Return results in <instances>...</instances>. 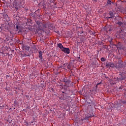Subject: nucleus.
Instances as JSON below:
<instances>
[{
  "instance_id": "nucleus-11",
  "label": "nucleus",
  "mask_w": 126,
  "mask_h": 126,
  "mask_svg": "<svg viewBox=\"0 0 126 126\" xmlns=\"http://www.w3.org/2000/svg\"><path fill=\"white\" fill-rule=\"evenodd\" d=\"M118 62V63H123V59L122 58V57H120V56H118L116 58Z\"/></svg>"
},
{
  "instance_id": "nucleus-31",
  "label": "nucleus",
  "mask_w": 126,
  "mask_h": 126,
  "mask_svg": "<svg viewBox=\"0 0 126 126\" xmlns=\"http://www.w3.org/2000/svg\"><path fill=\"white\" fill-rule=\"evenodd\" d=\"M10 89V88H7V87H6V88H5V90H6V91H8V90H9Z\"/></svg>"
},
{
  "instance_id": "nucleus-42",
  "label": "nucleus",
  "mask_w": 126,
  "mask_h": 126,
  "mask_svg": "<svg viewBox=\"0 0 126 126\" xmlns=\"http://www.w3.org/2000/svg\"><path fill=\"white\" fill-rule=\"evenodd\" d=\"M123 86H121V87L119 88V89H123Z\"/></svg>"
},
{
  "instance_id": "nucleus-15",
  "label": "nucleus",
  "mask_w": 126,
  "mask_h": 126,
  "mask_svg": "<svg viewBox=\"0 0 126 126\" xmlns=\"http://www.w3.org/2000/svg\"><path fill=\"white\" fill-rule=\"evenodd\" d=\"M123 63H119L118 65H116V68H122Z\"/></svg>"
},
{
  "instance_id": "nucleus-1",
  "label": "nucleus",
  "mask_w": 126,
  "mask_h": 126,
  "mask_svg": "<svg viewBox=\"0 0 126 126\" xmlns=\"http://www.w3.org/2000/svg\"><path fill=\"white\" fill-rule=\"evenodd\" d=\"M3 20L5 21V23L4 25H1V27L4 28L5 30H8L10 27L9 23H8V21H9V18L8 16H4Z\"/></svg>"
},
{
  "instance_id": "nucleus-7",
  "label": "nucleus",
  "mask_w": 126,
  "mask_h": 126,
  "mask_svg": "<svg viewBox=\"0 0 126 126\" xmlns=\"http://www.w3.org/2000/svg\"><path fill=\"white\" fill-rule=\"evenodd\" d=\"M106 31H109V32H111V31H113L114 30V26L108 25L106 26Z\"/></svg>"
},
{
  "instance_id": "nucleus-16",
  "label": "nucleus",
  "mask_w": 126,
  "mask_h": 126,
  "mask_svg": "<svg viewBox=\"0 0 126 126\" xmlns=\"http://www.w3.org/2000/svg\"><path fill=\"white\" fill-rule=\"evenodd\" d=\"M58 48H60V49L61 50V51L64 48L63 46V44L62 43H59L58 44Z\"/></svg>"
},
{
  "instance_id": "nucleus-17",
  "label": "nucleus",
  "mask_w": 126,
  "mask_h": 126,
  "mask_svg": "<svg viewBox=\"0 0 126 126\" xmlns=\"http://www.w3.org/2000/svg\"><path fill=\"white\" fill-rule=\"evenodd\" d=\"M39 58L40 59V60H43V52L42 51H39Z\"/></svg>"
},
{
  "instance_id": "nucleus-19",
  "label": "nucleus",
  "mask_w": 126,
  "mask_h": 126,
  "mask_svg": "<svg viewBox=\"0 0 126 126\" xmlns=\"http://www.w3.org/2000/svg\"><path fill=\"white\" fill-rule=\"evenodd\" d=\"M92 117H95V115H90V116H86L85 117V120H88V119H91V118H92Z\"/></svg>"
},
{
  "instance_id": "nucleus-22",
  "label": "nucleus",
  "mask_w": 126,
  "mask_h": 126,
  "mask_svg": "<svg viewBox=\"0 0 126 126\" xmlns=\"http://www.w3.org/2000/svg\"><path fill=\"white\" fill-rule=\"evenodd\" d=\"M68 69H71V63H69V64L67 63V65H66Z\"/></svg>"
},
{
  "instance_id": "nucleus-36",
  "label": "nucleus",
  "mask_w": 126,
  "mask_h": 126,
  "mask_svg": "<svg viewBox=\"0 0 126 126\" xmlns=\"http://www.w3.org/2000/svg\"><path fill=\"white\" fill-rule=\"evenodd\" d=\"M14 104H15V105H17V101L16 100H15V101H14Z\"/></svg>"
},
{
  "instance_id": "nucleus-27",
  "label": "nucleus",
  "mask_w": 126,
  "mask_h": 126,
  "mask_svg": "<svg viewBox=\"0 0 126 126\" xmlns=\"http://www.w3.org/2000/svg\"><path fill=\"white\" fill-rule=\"evenodd\" d=\"M122 25H123V27H125L126 26V22H122Z\"/></svg>"
},
{
  "instance_id": "nucleus-56",
  "label": "nucleus",
  "mask_w": 126,
  "mask_h": 126,
  "mask_svg": "<svg viewBox=\"0 0 126 126\" xmlns=\"http://www.w3.org/2000/svg\"><path fill=\"white\" fill-rule=\"evenodd\" d=\"M11 41H12V39H11Z\"/></svg>"
},
{
  "instance_id": "nucleus-24",
  "label": "nucleus",
  "mask_w": 126,
  "mask_h": 126,
  "mask_svg": "<svg viewBox=\"0 0 126 126\" xmlns=\"http://www.w3.org/2000/svg\"><path fill=\"white\" fill-rule=\"evenodd\" d=\"M109 15H110V16H114V12H113L110 11L109 12Z\"/></svg>"
},
{
  "instance_id": "nucleus-10",
  "label": "nucleus",
  "mask_w": 126,
  "mask_h": 126,
  "mask_svg": "<svg viewBox=\"0 0 126 126\" xmlns=\"http://www.w3.org/2000/svg\"><path fill=\"white\" fill-rule=\"evenodd\" d=\"M38 5L39 7H41V8H43L44 10H47V7H46V4H45V3L42 4V5H41V4H39Z\"/></svg>"
},
{
  "instance_id": "nucleus-54",
  "label": "nucleus",
  "mask_w": 126,
  "mask_h": 126,
  "mask_svg": "<svg viewBox=\"0 0 126 126\" xmlns=\"http://www.w3.org/2000/svg\"><path fill=\"white\" fill-rule=\"evenodd\" d=\"M78 59H80V57H78Z\"/></svg>"
},
{
  "instance_id": "nucleus-30",
  "label": "nucleus",
  "mask_w": 126,
  "mask_h": 126,
  "mask_svg": "<svg viewBox=\"0 0 126 126\" xmlns=\"http://www.w3.org/2000/svg\"><path fill=\"white\" fill-rule=\"evenodd\" d=\"M117 80H118V81L121 80V77L119 76V78H118V77H117Z\"/></svg>"
},
{
  "instance_id": "nucleus-6",
  "label": "nucleus",
  "mask_w": 126,
  "mask_h": 126,
  "mask_svg": "<svg viewBox=\"0 0 126 126\" xmlns=\"http://www.w3.org/2000/svg\"><path fill=\"white\" fill-rule=\"evenodd\" d=\"M116 64L113 63L112 62H107L106 63V66H107V67H109V66H110V67H115L116 68Z\"/></svg>"
},
{
  "instance_id": "nucleus-25",
  "label": "nucleus",
  "mask_w": 126,
  "mask_h": 126,
  "mask_svg": "<svg viewBox=\"0 0 126 126\" xmlns=\"http://www.w3.org/2000/svg\"><path fill=\"white\" fill-rule=\"evenodd\" d=\"M24 49H25V50H26V51H29L30 47H29L28 46H26L24 47Z\"/></svg>"
},
{
  "instance_id": "nucleus-23",
  "label": "nucleus",
  "mask_w": 126,
  "mask_h": 126,
  "mask_svg": "<svg viewBox=\"0 0 126 126\" xmlns=\"http://www.w3.org/2000/svg\"><path fill=\"white\" fill-rule=\"evenodd\" d=\"M106 18L107 19V20H109V19L111 20V19H113V18H114V16L106 17Z\"/></svg>"
},
{
  "instance_id": "nucleus-21",
  "label": "nucleus",
  "mask_w": 126,
  "mask_h": 126,
  "mask_svg": "<svg viewBox=\"0 0 126 126\" xmlns=\"http://www.w3.org/2000/svg\"><path fill=\"white\" fill-rule=\"evenodd\" d=\"M65 84H66V85H70V84H71V81L67 80Z\"/></svg>"
},
{
  "instance_id": "nucleus-48",
  "label": "nucleus",
  "mask_w": 126,
  "mask_h": 126,
  "mask_svg": "<svg viewBox=\"0 0 126 126\" xmlns=\"http://www.w3.org/2000/svg\"><path fill=\"white\" fill-rule=\"evenodd\" d=\"M51 90H52V91H55V90H54V89L52 88Z\"/></svg>"
},
{
  "instance_id": "nucleus-34",
  "label": "nucleus",
  "mask_w": 126,
  "mask_h": 126,
  "mask_svg": "<svg viewBox=\"0 0 126 126\" xmlns=\"http://www.w3.org/2000/svg\"><path fill=\"white\" fill-rule=\"evenodd\" d=\"M110 46L113 47V46H114V44L113 43H112V42H110Z\"/></svg>"
},
{
  "instance_id": "nucleus-40",
  "label": "nucleus",
  "mask_w": 126,
  "mask_h": 126,
  "mask_svg": "<svg viewBox=\"0 0 126 126\" xmlns=\"http://www.w3.org/2000/svg\"><path fill=\"white\" fill-rule=\"evenodd\" d=\"M77 28H78V29H79V28H82V27H79V26H77Z\"/></svg>"
},
{
  "instance_id": "nucleus-53",
  "label": "nucleus",
  "mask_w": 126,
  "mask_h": 126,
  "mask_svg": "<svg viewBox=\"0 0 126 126\" xmlns=\"http://www.w3.org/2000/svg\"><path fill=\"white\" fill-rule=\"evenodd\" d=\"M12 52H13V53H14V50H12Z\"/></svg>"
},
{
  "instance_id": "nucleus-14",
  "label": "nucleus",
  "mask_w": 126,
  "mask_h": 126,
  "mask_svg": "<svg viewBox=\"0 0 126 126\" xmlns=\"http://www.w3.org/2000/svg\"><path fill=\"white\" fill-rule=\"evenodd\" d=\"M66 65H67V63H65L63 65L60 66L59 68H63V69H65Z\"/></svg>"
},
{
  "instance_id": "nucleus-41",
  "label": "nucleus",
  "mask_w": 126,
  "mask_h": 126,
  "mask_svg": "<svg viewBox=\"0 0 126 126\" xmlns=\"http://www.w3.org/2000/svg\"><path fill=\"white\" fill-rule=\"evenodd\" d=\"M90 33H92L93 35H94V34H95V32H91Z\"/></svg>"
},
{
  "instance_id": "nucleus-57",
  "label": "nucleus",
  "mask_w": 126,
  "mask_h": 126,
  "mask_svg": "<svg viewBox=\"0 0 126 126\" xmlns=\"http://www.w3.org/2000/svg\"><path fill=\"white\" fill-rule=\"evenodd\" d=\"M64 90L66 91V89H64Z\"/></svg>"
},
{
  "instance_id": "nucleus-37",
  "label": "nucleus",
  "mask_w": 126,
  "mask_h": 126,
  "mask_svg": "<svg viewBox=\"0 0 126 126\" xmlns=\"http://www.w3.org/2000/svg\"><path fill=\"white\" fill-rule=\"evenodd\" d=\"M39 11H40V9H38L37 10L35 11V12L37 13V12H39Z\"/></svg>"
},
{
  "instance_id": "nucleus-32",
  "label": "nucleus",
  "mask_w": 126,
  "mask_h": 126,
  "mask_svg": "<svg viewBox=\"0 0 126 126\" xmlns=\"http://www.w3.org/2000/svg\"><path fill=\"white\" fill-rule=\"evenodd\" d=\"M19 28H20V27L19 26H16V29H18V30H19Z\"/></svg>"
},
{
  "instance_id": "nucleus-8",
  "label": "nucleus",
  "mask_w": 126,
  "mask_h": 126,
  "mask_svg": "<svg viewBox=\"0 0 126 126\" xmlns=\"http://www.w3.org/2000/svg\"><path fill=\"white\" fill-rule=\"evenodd\" d=\"M62 52H63V53H65V54H70V50L69 48L63 47V48L61 50Z\"/></svg>"
},
{
  "instance_id": "nucleus-13",
  "label": "nucleus",
  "mask_w": 126,
  "mask_h": 126,
  "mask_svg": "<svg viewBox=\"0 0 126 126\" xmlns=\"http://www.w3.org/2000/svg\"><path fill=\"white\" fill-rule=\"evenodd\" d=\"M23 57H30L31 56V53L30 52L26 51L24 55H23Z\"/></svg>"
},
{
  "instance_id": "nucleus-26",
  "label": "nucleus",
  "mask_w": 126,
  "mask_h": 126,
  "mask_svg": "<svg viewBox=\"0 0 126 126\" xmlns=\"http://www.w3.org/2000/svg\"><path fill=\"white\" fill-rule=\"evenodd\" d=\"M106 60H107V59L102 57V58H101L100 61L101 62H105L106 61Z\"/></svg>"
},
{
  "instance_id": "nucleus-38",
  "label": "nucleus",
  "mask_w": 126,
  "mask_h": 126,
  "mask_svg": "<svg viewBox=\"0 0 126 126\" xmlns=\"http://www.w3.org/2000/svg\"><path fill=\"white\" fill-rule=\"evenodd\" d=\"M120 20H123V18L120 16L118 17Z\"/></svg>"
},
{
  "instance_id": "nucleus-4",
  "label": "nucleus",
  "mask_w": 126,
  "mask_h": 126,
  "mask_svg": "<svg viewBox=\"0 0 126 126\" xmlns=\"http://www.w3.org/2000/svg\"><path fill=\"white\" fill-rule=\"evenodd\" d=\"M35 22L38 26L39 30H43V23H42V21L39 19H37L35 20Z\"/></svg>"
},
{
  "instance_id": "nucleus-44",
  "label": "nucleus",
  "mask_w": 126,
  "mask_h": 126,
  "mask_svg": "<svg viewBox=\"0 0 126 126\" xmlns=\"http://www.w3.org/2000/svg\"><path fill=\"white\" fill-rule=\"evenodd\" d=\"M100 84H101V82L97 83L96 85H100Z\"/></svg>"
},
{
  "instance_id": "nucleus-18",
  "label": "nucleus",
  "mask_w": 126,
  "mask_h": 126,
  "mask_svg": "<svg viewBox=\"0 0 126 126\" xmlns=\"http://www.w3.org/2000/svg\"><path fill=\"white\" fill-rule=\"evenodd\" d=\"M48 27H50V25L48 23H46L45 24H43V29L44 28H47Z\"/></svg>"
},
{
  "instance_id": "nucleus-28",
  "label": "nucleus",
  "mask_w": 126,
  "mask_h": 126,
  "mask_svg": "<svg viewBox=\"0 0 126 126\" xmlns=\"http://www.w3.org/2000/svg\"><path fill=\"white\" fill-rule=\"evenodd\" d=\"M107 4H112V1H111V0H108L107 2Z\"/></svg>"
},
{
  "instance_id": "nucleus-51",
  "label": "nucleus",
  "mask_w": 126,
  "mask_h": 126,
  "mask_svg": "<svg viewBox=\"0 0 126 126\" xmlns=\"http://www.w3.org/2000/svg\"><path fill=\"white\" fill-rule=\"evenodd\" d=\"M6 40H7V41H9V39H7V38H6Z\"/></svg>"
},
{
  "instance_id": "nucleus-12",
  "label": "nucleus",
  "mask_w": 126,
  "mask_h": 126,
  "mask_svg": "<svg viewBox=\"0 0 126 126\" xmlns=\"http://www.w3.org/2000/svg\"><path fill=\"white\" fill-rule=\"evenodd\" d=\"M51 3H52V2H51V1H50L49 3L48 2V3L45 4V5L46 7V9H50L51 8V7H52Z\"/></svg>"
},
{
  "instance_id": "nucleus-50",
  "label": "nucleus",
  "mask_w": 126,
  "mask_h": 126,
  "mask_svg": "<svg viewBox=\"0 0 126 126\" xmlns=\"http://www.w3.org/2000/svg\"><path fill=\"white\" fill-rule=\"evenodd\" d=\"M6 77H9V76L7 75L6 76Z\"/></svg>"
},
{
  "instance_id": "nucleus-49",
  "label": "nucleus",
  "mask_w": 126,
  "mask_h": 126,
  "mask_svg": "<svg viewBox=\"0 0 126 126\" xmlns=\"http://www.w3.org/2000/svg\"><path fill=\"white\" fill-rule=\"evenodd\" d=\"M94 0V1H98V0Z\"/></svg>"
},
{
  "instance_id": "nucleus-55",
  "label": "nucleus",
  "mask_w": 126,
  "mask_h": 126,
  "mask_svg": "<svg viewBox=\"0 0 126 126\" xmlns=\"http://www.w3.org/2000/svg\"><path fill=\"white\" fill-rule=\"evenodd\" d=\"M62 93H64V92H62Z\"/></svg>"
},
{
  "instance_id": "nucleus-20",
  "label": "nucleus",
  "mask_w": 126,
  "mask_h": 126,
  "mask_svg": "<svg viewBox=\"0 0 126 126\" xmlns=\"http://www.w3.org/2000/svg\"><path fill=\"white\" fill-rule=\"evenodd\" d=\"M116 24H118V25L119 26H121V27H123V22H121L120 21H118V22H117Z\"/></svg>"
},
{
  "instance_id": "nucleus-2",
  "label": "nucleus",
  "mask_w": 126,
  "mask_h": 126,
  "mask_svg": "<svg viewBox=\"0 0 126 126\" xmlns=\"http://www.w3.org/2000/svg\"><path fill=\"white\" fill-rule=\"evenodd\" d=\"M20 3H21V2L18 1V0H14L12 3V8H15L14 10L16 11L19 9V8H22V6H20Z\"/></svg>"
},
{
  "instance_id": "nucleus-3",
  "label": "nucleus",
  "mask_w": 126,
  "mask_h": 126,
  "mask_svg": "<svg viewBox=\"0 0 126 126\" xmlns=\"http://www.w3.org/2000/svg\"><path fill=\"white\" fill-rule=\"evenodd\" d=\"M117 32L119 35H123L126 37V30H122V28L118 27L117 29Z\"/></svg>"
},
{
  "instance_id": "nucleus-5",
  "label": "nucleus",
  "mask_w": 126,
  "mask_h": 126,
  "mask_svg": "<svg viewBox=\"0 0 126 126\" xmlns=\"http://www.w3.org/2000/svg\"><path fill=\"white\" fill-rule=\"evenodd\" d=\"M120 77V80H125L126 78V72H123L119 74Z\"/></svg>"
},
{
  "instance_id": "nucleus-33",
  "label": "nucleus",
  "mask_w": 126,
  "mask_h": 126,
  "mask_svg": "<svg viewBox=\"0 0 126 126\" xmlns=\"http://www.w3.org/2000/svg\"><path fill=\"white\" fill-rule=\"evenodd\" d=\"M31 125H32V126H34V125H35V123L33 122H32L31 123Z\"/></svg>"
},
{
  "instance_id": "nucleus-39",
  "label": "nucleus",
  "mask_w": 126,
  "mask_h": 126,
  "mask_svg": "<svg viewBox=\"0 0 126 126\" xmlns=\"http://www.w3.org/2000/svg\"><path fill=\"white\" fill-rule=\"evenodd\" d=\"M123 104H126V101H122Z\"/></svg>"
},
{
  "instance_id": "nucleus-43",
  "label": "nucleus",
  "mask_w": 126,
  "mask_h": 126,
  "mask_svg": "<svg viewBox=\"0 0 126 126\" xmlns=\"http://www.w3.org/2000/svg\"><path fill=\"white\" fill-rule=\"evenodd\" d=\"M49 27L53 28V25H50V26H49Z\"/></svg>"
},
{
  "instance_id": "nucleus-52",
  "label": "nucleus",
  "mask_w": 126,
  "mask_h": 126,
  "mask_svg": "<svg viewBox=\"0 0 126 126\" xmlns=\"http://www.w3.org/2000/svg\"><path fill=\"white\" fill-rule=\"evenodd\" d=\"M12 54H9L8 56H12Z\"/></svg>"
},
{
  "instance_id": "nucleus-46",
  "label": "nucleus",
  "mask_w": 126,
  "mask_h": 126,
  "mask_svg": "<svg viewBox=\"0 0 126 126\" xmlns=\"http://www.w3.org/2000/svg\"><path fill=\"white\" fill-rule=\"evenodd\" d=\"M19 32H22V31H21V30H19Z\"/></svg>"
},
{
  "instance_id": "nucleus-9",
  "label": "nucleus",
  "mask_w": 126,
  "mask_h": 126,
  "mask_svg": "<svg viewBox=\"0 0 126 126\" xmlns=\"http://www.w3.org/2000/svg\"><path fill=\"white\" fill-rule=\"evenodd\" d=\"M116 47L117 48L118 51H120V50L124 49V47H123V45L121 42H119L117 44V45H116Z\"/></svg>"
},
{
  "instance_id": "nucleus-29",
  "label": "nucleus",
  "mask_w": 126,
  "mask_h": 126,
  "mask_svg": "<svg viewBox=\"0 0 126 126\" xmlns=\"http://www.w3.org/2000/svg\"><path fill=\"white\" fill-rule=\"evenodd\" d=\"M67 80L65 78H64V79H63V82H64L65 83H66Z\"/></svg>"
},
{
  "instance_id": "nucleus-45",
  "label": "nucleus",
  "mask_w": 126,
  "mask_h": 126,
  "mask_svg": "<svg viewBox=\"0 0 126 126\" xmlns=\"http://www.w3.org/2000/svg\"><path fill=\"white\" fill-rule=\"evenodd\" d=\"M4 106L3 105L2 106H0V108H2V107H4Z\"/></svg>"
},
{
  "instance_id": "nucleus-35",
  "label": "nucleus",
  "mask_w": 126,
  "mask_h": 126,
  "mask_svg": "<svg viewBox=\"0 0 126 126\" xmlns=\"http://www.w3.org/2000/svg\"><path fill=\"white\" fill-rule=\"evenodd\" d=\"M94 91H95V92H97L98 89L96 88H95Z\"/></svg>"
},
{
  "instance_id": "nucleus-47",
  "label": "nucleus",
  "mask_w": 126,
  "mask_h": 126,
  "mask_svg": "<svg viewBox=\"0 0 126 126\" xmlns=\"http://www.w3.org/2000/svg\"><path fill=\"white\" fill-rule=\"evenodd\" d=\"M97 87H98V85L96 84V85L95 86V88H97Z\"/></svg>"
}]
</instances>
